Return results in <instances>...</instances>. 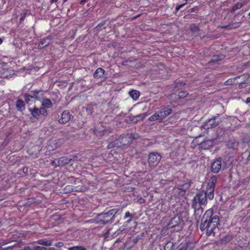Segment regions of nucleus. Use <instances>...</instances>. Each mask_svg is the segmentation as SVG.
Instances as JSON below:
<instances>
[{
	"label": "nucleus",
	"mask_w": 250,
	"mask_h": 250,
	"mask_svg": "<svg viewBox=\"0 0 250 250\" xmlns=\"http://www.w3.org/2000/svg\"><path fill=\"white\" fill-rule=\"evenodd\" d=\"M219 218L218 215H214L212 208L208 209L204 213L200 225V229L208 236H214L215 230L218 229Z\"/></svg>",
	"instance_id": "1"
},
{
	"label": "nucleus",
	"mask_w": 250,
	"mask_h": 250,
	"mask_svg": "<svg viewBox=\"0 0 250 250\" xmlns=\"http://www.w3.org/2000/svg\"><path fill=\"white\" fill-rule=\"evenodd\" d=\"M118 212V209L113 208L107 212L99 214L96 216V221L97 223L102 225L111 224L113 222L115 216Z\"/></svg>",
	"instance_id": "2"
},
{
	"label": "nucleus",
	"mask_w": 250,
	"mask_h": 250,
	"mask_svg": "<svg viewBox=\"0 0 250 250\" xmlns=\"http://www.w3.org/2000/svg\"><path fill=\"white\" fill-rule=\"evenodd\" d=\"M207 203V198L206 197L204 191L197 193L192 200V207L194 210H199L202 205H205Z\"/></svg>",
	"instance_id": "3"
},
{
	"label": "nucleus",
	"mask_w": 250,
	"mask_h": 250,
	"mask_svg": "<svg viewBox=\"0 0 250 250\" xmlns=\"http://www.w3.org/2000/svg\"><path fill=\"white\" fill-rule=\"evenodd\" d=\"M172 113V109L166 106L161 108L160 110L155 112L148 118V121L152 122L159 120H163Z\"/></svg>",
	"instance_id": "4"
},
{
	"label": "nucleus",
	"mask_w": 250,
	"mask_h": 250,
	"mask_svg": "<svg viewBox=\"0 0 250 250\" xmlns=\"http://www.w3.org/2000/svg\"><path fill=\"white\" fill-rule=\"evenodd\" d=\"M199 137L195 138L191 144L192 147H195L197 145L200 149L207 150L210 149L214 145V141L212 140H205L203 141H199Z\"/></svg>",
	"instance_id": "5"
},
{
	"label": "nucleus",
	"mask_w": 250,
	"mask_h": 250,
	"mask_svg": "<svg viewBox=\"0 0 250 250\" xmlns=\"http://www.w3.org/2000/svg\"><path fill=\"white\" fill-rule=\"evenodd\" d=\"M183 220L179 215L173 217L167 224L168 229H173V230L179 231L181 229V225L183 223Z\"/></svg>",
	"instance_id": "6"
},
{
	"label": "nucleus",
	"mask_w": 250,
	"mask_h": 250,
	"mask_svg": "<svg viewBox=\"0 0 250 250\" xmlns=\"http://www.w3.org/2000/svg\"><path fill=\"white\" fill-rule=\"evenodd\" d=\"M162 158L161 155L158 152H151L148 155V163L151 167L157 166Z\"/></svg>",
	"instance_id": "7"
},
{
	"label": "nucleus",
	"mask_w": 250,
	"mask_h": 250,
	"mask_svg": "<svg viewBox=\"0 0 250 250\" xmlns=\"http://www.w3.org/2000/svg\"><path fill=\"white\" fill-rule=\"evenodd\" d=\"M78 157L76 155H69L62 157L57 160L59 166H62L70 164L72 161H76Z\"/></svg>",
	"instance_id": "8"
},
{
	"label": "nucleus",
	"mask_w": 250,
	"mask_h": 250,
	"mask_svg": "<svg viewBox=\"0 0 250 250\" xmlns=\"http://www.w3.org/2000/svg\"><path fill=\"white\" fill-rule=\"evenodd\" d=\"M221 162L222 158L219 157L212 163L210 167V170L212 172L217 173L219 172L222 167Z\"/></svg>",
	"instance_id": "9"
},
{
	"label": "nucleus",
	"mask_w": 250,
	"mask_h": 250,
	"mask_svg": "<svg viewBox=\"0 0 250 250\" xmlns=\"http://www.w3.org/2000/svg\"><path fill=\"white\" fill-rule=\"evenodd\" d=\"M53 103L49 99L44 98L42 99L41 108L42 109V112L43 114L48 115L47 110L46 109L51 108L52 107Z\"/></svg>",
	"instance_id": "10"
},
{
	"label": "nucleus",
	"mask_w": 250,
	"mask_h": 250,
	"mask_svg": "<svg viewBox=\"0 0 250 250\" xmlns=\"http://www.w3.org/2000/svg\"><path fill=\"white\" fill-rule=\"evenodd\" d=\"M29 111H30L31 115L36 119H39L41 115L44 117L47 116V115L46 114H43L42 113V109L41 108L39 109L37 107L34 106L32 108H29Z\"/></svg>",
	"instance_id": "11"
},
{
	"label": "nucleus",
	"mask_w": 250,
	"mask_h": 250,
	"mask_svg": "<svg viewBox=\"0 0 250 250\" xmlns=\"http://www.w3.org/2000/svg\"><path fill=\"white\" fill-rule=\"evenodd\" d=\"M72 115L69 110H64L61 114V117L59 120V123L61 124H65L68 123L71 119Z\"/></svg>",
	"instance_id": "12"
},
{
	"label": "nucleus",
	"mask_w": 250,
	"mask_h": 250,
	"mask_svg": "<svg viewBox=\"0 0 250 250\" xmlns=\"http://www.w3.org/2000/svg\"><path fill=\"white\" fill-rule=\"evenodd\" d=\"M216 117H213L211 119H208L205 124L203 125V127L205 129L213 128L217 126L219 124V121H216Z\"/></svg>",
	"instance_id": "13"
},
{
	"label": "nucleus",
	"mask_w": 250,
	"mask_h": 250,
	"mask_svg": "<svg viewBox=\"0 0 250 250\" xmlns=\"http://www.w3.org/2000/svg\"><path fill=\"white\" fill-rule=\"evenodd\" d=\"M195 248V243L188 241L186 243H182L178 248L177 250H194Z\"/></svg>",
	"instance_id": "14"
},
{
	"label": "nucleus",
	"mask_w": 250,
	"mask_h": 250,
	"mask_svg": "<svg viewBox=\"0 0 250 250\" xmlns=\"http://www.w3.org/2000/svg\"><path fill=\"white\" fill-rule=\"evenodd\" d=\"M134 139L132 135L126 134L124 135L123 137L119 138V140H122L121 142L123 145H126L128 143H131Z\"/></svg>",
	"instance_id": "15"
},
{
	"label": "nucleus",
	"mask_w": 250,
	"mask_h": 250,
	"mask_svg": "<svg viewBox=\"0 0 250 250\" xmlns=\"http://www.w3.org/2000/svg\"><path fill=\"white\" fill-rule=\"evenodd\" d=\"M243 77H244V76H239L234 78H230L225 82V84L226 85H232L236 83H242L243 82L241 81H238V80Z\"/></svg>",
	"instance_id": "16"
},
{
	"label": "nucleus",
	"mask_w": 250,
	"mask_h": 250,
	"mask_svg": "<svg viewBox=\"0 0 250 250\" xmlns=\"http://www.w3.org/2000/svg\"><path fill=\"white\" fill-rule=\"evenodd\" d=\"M15 107L18 111L22 112L25 108L24 102L21 99H18L15 103Z\"/></svg>",
	"instance_id": "17"
},
{
	"label": "nucleus",
	"mask_w": 250,
	"mask_h": 250,
	"mask_svg": "<svg viewBox=\"0 0 250 250\" xmlns=\"http://www.w3.org/2000/svg\"><path fill=\"white\" fill-rule=\"evenodd\" d=\"M214 188H215L207 186L206 190L204 191L207 198H208L209 200H212L213 199Z\"/></svg>",
	"instance_id": "18"
},
{
	"label": "nucleus",
	"mask_w": 250,
	"mask_h": 250,
	"mask_svg": "<svg viewBox=\"0 0 250 250\" xmlns=\"http://www.w3.org/2000/svg\"><path fill=\"white\" fill-rule=\"evenodd\" d=\"M238 143L236 141L234 138H230L227 142L226 146L229 148H233L237 149Z\"/></svg>",
	"instance_id": "19"
},
{
	"label": "nucleus",
	"mask_w": 250,
	"mask_h": 250,
	"mask_svg": "<svg viewBox=\"0 0 250 250\" xmlns=\"http://www.w3.org/2000/svg\"><path fill=\"white\" fill-rule=\"evenodd\" d=\"M241 25L240 22H237L229 24L227 25H222L220 26L219 27L222 29H236L239 27H240Z\"/></svg>",
	"instance_id": "20"
},
{
	"label": "nucleus",
	"mask_w": 250,
	"mask_h": 250,
	"mask_svg": "<svg viewBox=\"0 0 250 250\" xmlns=\"http://www.w3.org/2000/svg\"><path fill=\"white\" fill-rule=\"evenodd\" d=\"M51 39V38L49 37H46L45 38L41 39L38 45V48L42 49L47 46L50 43Z\"/></svg>",
	"instance_id": "21"
},
{
	"label": "nucleus",
	"mask_w": 250,
	"mask_h": 250,
	"mask_svg": "<svg viewBox=\"0 0 250 250\" xmlns=\"http://www.w3.org/2000/svg\"><path fill=\"white\" fill-rule=\"evenodd\" d=\"M188 95V93L187 91L183 90L178 92V94H173L171 96H174L176 99H181L186 97Z\"/></svg>",
	"instance_id": "22"
},
{
	"label": "nucleus",
	"mask_w": 250,
	"mask_h": 250,
	"mask_svg": "<svg viewBox=\"0 0 250 250\" xmlns=\"http://www.w3.org/2000/svg\"><path fill=\"white\" fill-rule=\"evenodd\" d=\"M129 95L134 100H137L138 99L140 93L138 90L132 89L129 92Z\"/></svg>",
	"instance_id": "23"
},
{
	"label": "nucleus",
	"mask_w": 250,
	"mask_h": 250,
	"mask_svg": "<svg viewBox=\"0 0 250 250\" xmlns=\"http://www.w3.org/2000/svg\"><path fill=\"white\" fill-rule=\"evenodd\" d=\"M104 70L102 68H97L94 73L93 77L95 79L101 78L104 73Z\"/></svg>",
	"instance_id": "24"
},
{
	"label": "nucleus",
	"mask_w": 250,
	"mask_h": 250,
	"mask_svg": "<svg viewBox=\"0 0 250 250\" xmlns=\"http://www.w3.org/2000/svg\"><path fill=\"white\" fill-rule=\"evenodd\" d=\"M217 178L215 175L212 176L210 177L209 182L208 183L207 186L215 188V185L217 183Z\"/></svg>",
	"instance_id": "25"
},
{
	"label": "nucleus",
	"mask_w": 250,
	"mask_h": 250,
	"mask_svg": "<svg viewBox=\"0 0 250 250\" xmlns=\"http://www.w3.org/2000/svg\"><path fill=\"white\" fill-rule=\"evenodd\" d=\"M224 58H225L224 55H223L222 54H219V55H215V56H214L212 57V58L211 60L210 61V62L213 63H216L218 62H219V61H220L221 60H223Z\"/></svg>",
	"instance_id": "26"
},
{
	"label": "nucleus",
	"mask_w": 250,
	"mask_h": 250,
	"mask_svg": "<svg viewBox=\"0 0 250 250\" xmlns=\"http://www.w3.org/2000/svg\"><path fill=\"white\" fill-rule=\"evenodd\" d=\"M244 3L242 2H238L235 4H234L231 8L230 12L231 13L234 12L236 10L238 9H240L241 8L243 7Z\"/></svg>",
	"instance_id": "27"
},
{
	"label": "nucleus",
	"mask_w": 250,
	"mask_h": 250,
	"mask_svg": "<svg viewBox=\"0 0 250 250\" xmlns=\"http://www.w3.org/2000/svg\"><path fill=\"white\" fill-rule=\"evenodd\" d=\"M38 243L41 245L50 246L52 245L51 240H47L46 239H40L38 241Z\"/></svg>",
	"instance_id": "28"
},
{
	"label": "nucleus",
	"mask_w": 250,
	"mask_h": 250,
	"mask_svg": "<svg viewBox=\"0 0 250 250\" xmlns=\"http://www.w3.org/2000/svg\"><path fill=\"white\" fill-rule=\"evenodd\" d=\"M190 30L193 33H198L199 31V28L198 25L193 23L190 25Z\"/></svg>",
	"instance_id": "29"
},
{
	"label": "nucleus",
	"mask_w": 250,
	"mask_h": 250,
	"mask_svg": "<svg viewBox=\"0 0 250 250\" xmlns=\"http://www.w3.org/2000/svg\"><path fill=\"white\" fill-rule=\"evenodd\" d=\"M27 10H24L21 13V17L19 20V23L21 24L25 20L26 16L27 14Z\"/></svg>",
	"instance_id": "30"
},
{
	"label": "nucleus",
	"mask_w": 250,
	"mask_h": 250,
	"mask_svg": "<svg viewBox=\"0 0 250 250\" xmlns=\"http://www.w3.org/2000/svg\"><path fill=\"white\" fill-rule=\"evenodd\" d=\"M25 250H47L48 249L42 247V246H35L33 248H30L28 247H25Z\"/></svg>",
	"instance_id": "31"
},
{
	"label": "nucleus",
	"mask_w": 250,
	"mask_h": 250,
	"mask_svg": "<svg viewBox=\"0 0 250 250\" xmlns=\"http://www.w3.org/2000/svg\"><path fill=\"white\" fill-rule=\"evenodd\" d=\"M144 236V233H141L139 235H138L136 236V237L134 238L132 240V242L134 245L137 244L139 240H141Z\"/></svg>",
	"instance_id": "32"
},
{
	"label": "nucleus",
	"mask_w": 250,
	"mask_h": 250,
	"mask_svg": "<svg viewBox=\"0 0 250 250\" xmlns=\"http://www.w3.org/2000/svg\"><path fill=\"white\" fill-rule=\"evenodd\" d=\"M68 250H86V249L82 246H77L69 247Z\"/></svg>",
	"instance_id": "33"
},
{
	"label": "nucleus",
	"mask_w": 250,
	"mask_h": 250,
	"mask_svg": "<svg viewBox=\"0 0 250 250\" xmlns=\"http://www.w3.org/2000/svg\"><path fill=\"white\" fill-rule=\"evenodd\" d=\"M174 245L173 243L171 242H167L164 246V249L165 250H171L173 248Z\"/></svg>",
	"instance_id": "34"
},
{
	"label": "nucleus",
	"mask_w": 250,
	"mask_h": 250,
	"mask_svg": "<svg viewBox=\"0 0 250 250\" xmlns=\"http://www.w3.org/2000/svg\"><path fill=\"white\" fill-rule=\"evenodd\" d=\"M128 217H129L130 218L127 221V222L128 223H129V222H130L132 221V219L133 218V216L128 211L125 212V216H124V219H126Z\"/></svg>",
	"instance_id": "35"
},
{
	"label": "nucleus",
	"mask_w": 250,
	"mask_h": 250,
	"mask_svg": "<svg viewBox=\"0 0 250 250\" xmlns=\"http://www.w3.org/2000/svg\"><path fill=\"white\" fill-rule=\"evenodd\" d=\"M93 112V105L91 104H89L87 105V107L86 108V112L87 115H92Z\"/></svg>",
	"instance_id": "36"
},
{
	"label": "nucleus",
	"mask_w": 250,
	"mask_h": 250,
	"mask_svg": "<svg viewBox=\"0 0 250 250\" xmlns=\"http://www.w3.org/2000/svg\"><path fill=\"white\" fill-rule=\"evenodd\" d=\"M92 132L97 136H103L104 135V132L103 130L99 131L97 128L93 129Z\"/></svg>",
	"instance_id": "37"
},
{
	"label": "nucleus",
	"mask_w": 250,
	"mask_h": 250,
	"mask_svg": "<svg viewBox=\"0 0 250 250\" xmlns=\"http://www.w3.org/2000/svg\"><path fill=\"white\" fill-rule=\"evenodd\" d=\"M25 101L26 103H29V102L30 101L31 99L34 98V97L29 95V94H25L24 96Z\"/></svg>",
	"instance_id": "38"
},
{
	"label": "nucleus",
	"mask_w": 250,
	"mask_h": 250,
	"mask_svg": "<svg viewBox=\"0 0 250 250\" xmlns=\"http://www.w3.org/2000/svg\"><path fill=\"white\" fill-rule=\"evenodd\" d=\"M105 23V21L100 23L96 26L95 29L97 30H100L102 29V28H105V27H103V26L104 25Z\"/></svg>",
	"instance_id": "39"
},
{
	"label": "nucleus",
	"mask_w": 250,
	"mask_h": 250,
	"mask_svg": "<svg viewBox=\"0 0 250 250\" xmlns=\"http://www.w3.org/2000/svg\"><path fill=\"white\" fill-rule=\"evenodd\" d=\"M64 189L65 192H70L73 190V186L71 185L66 186Z\"/></svg>",
	"instance_id": "40"
},
{
	"label": "nucleus",
	"mask_w": 250,
	"mask_h": 250,
	"mask_svg": "<svg viewBox=\"0 0 250 250\" xmlns=\"http://www.w3.org/2000/svg\"><path fill=\"white\" fill-rule=\"evenodd\" d=\"M184 187V185L179 186V188H178L179 189L181 190L180 193L182 195H184L185 193V191H186V190L184 189V188H183Z\"/></svg>",
	"instance_id": "41"
},
{
	"label": "nucleus",
	"mask_w": 250,
	"mask_h": 250,
	"mask_svg": "<svg viewBox=\"0 0 250 250\" xmlns=\"http://www.w3.org/2000/svg\"><path fill=\"white\" fill-rule=\"evenodd\" d=\"M186 4V2L177 5L175 7V10L176 12H178L181 8L184 7Z\"/></svg>",
	"instance_id": "42"
},
{
	"label": "nucleus",
	"mask_w": 250,
	"mask_h": 250,
	"mask_svg": "<svg viewBox=\"0 0 250 250\" xmlns=\"http://www.w3.org/2000/svg\"><path fill=\"white\" fill-rule=\"evenodd\" d=\"M59 0H50V3L51 4H52V3H56V5L57 6H58V5L57 4V3L58 2ZM68 0H62V3H65Z\"/></svg>",
	"instance_id": "43"
},
{
	"label": "nucleus",
	"mask_w": 250,
	"mask_h": 250,
	"mask_svg": "<svg viewBox=\"0 0 250 250\" xmlns=\"http://www.w3.org/2000/svg\"><path fill=\"white\" fill-rule=\"evenodd\" d=\"M55 245L57 248H61L63 246V243L62 242H59L56 243Z\"/></svg>",
	"instance_id": "44"
},
{
	"label": "nucleus",
	"mask_w": 250,
	"mask_h": 250,
	"mask_svg": "<svg viewBox=\"0 0 250 250\" xmlns=\"http://www.w3.org/2000/svg\"><path fill=\"white\" fill-rule=\"evenodd\" d=\"M132 62V61L129 60H125V61H123L122 62V64L123 65H125V66L128 65V63L130 62Z\"/></svg>",
	"instance_id": "45"
},
{
	"label": "nucleus",
	"mask_w": 250,
	"mask_h": 250,
	"mask_svg": "<svg viewBox=\"0 0 250 250\" xmlns=\"http://www.w3.org/2000/svg\"><path fill=\"white\" fill-rule=\"evenodd\" d=\"M185 85H186V83H183V82H179L177 84V86H184Z\"/></svg>",
	"instance_id": "46"
},
{
	"label": "nucleus",
	"mask_w": 250,
	"mask_h": 250,
	"mask_svg": "<svg viewBox=\"0 0 250 250\" xmlns=\"http://www.w3.org/2000/svg\"><path fill=\"white\" fill-rule=\"evenodd\" d=\"M52 165L55 166H58V163H57V164H56L55 160H54L52 161Z\"/></svg>",
	"instance_id": "47"
},
{
	"label": "nucleus",
	"mask_w": 250,
	"mask_h": 250,
	"mask_svg": "<svg viewBox=\"0 0 250 250\" xmlns=\"http://www.w3.org/2000/svg\"><path fill=\"white\" fill-rule=\"evenodd\" d=\"M112 147H114L113 145L112 144H109L107 146V148H111Z\"/></svg>",
	"instance_id": "48"
},
{
	"label": "nucleus",
	"mask_w": 250,
	"mask_h": 250,
	"mask_svg": "<svg viewBox=\"0 0 250 250\" xmlns=\"http://www.w3.org/2000/svg\"><path fill=\"white\" fill-rule=\"evenodd\" d=\"M246 103L247 104L250 103V97H248L246 99Z\"/></svg>",
	"instance_id": "49"
},
{
	"label": "nucleus",
	"mask_w": 250,
	"mask_h": 250,
	"mask_svg": "<svg viewBox=\"0 0 250 250\" xmlns=\"http://www.w3.org/2000/svg\"><path fill=\"white\" fill-rule=\"evenodd\" d=\"M115 152H116L114 150H111L109 155H111L112 156H113L114 153Z\"/></svg>",
	"instance_id": "50"
},
{
	"label": "nucleus",
	"mask_w": 250,
	"mask_h": 250,
	"mask_svg": "<svg viewBox=\"0 0 250 250\" xmlns=\"http://www.w3.org/2000/svg\"><path fill=\"white\" fill-rule=\"evenodd\" d=\"M86 1L85 0H81V1H80V3H81V4H83L85 3L86 2Z\"/></svg>",
	"instance_id": "51"
},
{
	"label": "nucleus",
	"mask_w": 250,
	"mask_h": 250,
	"mask_svg": "<svg viewBox=\"0 0 250 250\" xmlns=\"http://www.w3.org/2000/svg\"><path fill=\"white\" fill-rule=\"evenodd\" d=\"M47 250H55V249L54 248H50Z\"/></svg>",
	"instance_id": "52"
},
{
	"label": "nucleus",
	"mask_w": 250,
	"mask_h": 250,
	"mask_svg": "<svg viewBox=\"0 0 250 250\" xmlns=\"http://www.w3.org/2000/svg\"><path fill=\"white\" fill-rule=\"evenodd\" d=\"M3 40L1 38H0V45L2 43Z\"/></svg>",
	"instance_id": "53"
},
{
	"label": "nucleus",
	"mask_w": 250,
	"mask_h": 250,
	"mask_svg": "<svg viewBox=\"0 0 250 250\" xmlns=\"http://www.w3.org/2000/svg\"><path fill=\"white\" fill-rule=\"evenodd\" d=\"M248 160H250V152L249 155V156L248 157Z\"/></svg>",
	"instance_id": "54"
},
{
	"label": "nucleus",
	"mask_w": 250,
	"mask_h": 250,
	"mask_svg": "<svg viewBox=\"0 0 250 250\" xmlns=\"http://www.w3.org/2000/svg\"><path fill=\"white\" fill-rule=\"evenodd\" d=\"M1 226H2V223H1V222H0V227H1Z\"/></svg>",
	"instance_id": "55"
},
{
	"label": "nucleus",
	"mask_w": 250,
	"mask_h": 250,
	"mask_svg": "<svg viewBox=\"0 0 250 250\" xmlns=\"http://www.w3.org/2000/svg\"><path fill=\"white\" fill-rule=\"evenodd\" d=\"M132 246H130L129 248L127 249V250H130L131 248H132Z\"/></svg>",
	"instance_id": "56"
},
{
	"label": "nucleus",
	"mask_w": 250,
	"mask_h": 250,
	"mask_svg": "<svg viewBox=\"0 0 250 250\" xmlns=\"http://www.w3.org/2000/svg\"><path fill=\"white\" fill-rule=\"evenodd\" d=\"M49 147H50V146H48V149H49V151H51V149H50V148H49Z\"/></svg>",
	"instance_id": "57"
},
{
	"label": "nucleus",
	"mask_w": 250,
	"mask_h": 250,
	"mask_svg": "<svg viewBox=\"0 0 250 250\" xmlns=\"http://www.w3.org/2000/svg\"><path fill=\"white\" fill-rule=\"evenodd\" d=\"M52 143L53 144H56L55 143H54V142H52Z\"/></svg>",
	"instance_id": "58"
},
{
	"label": "nucleus",
	"mask_w": 250,
	"mask_h": 250,
	"mask_svg": "<svg viewBox=\"0 0 250 250\" xmlns=\"http://www.w3.org/2000/svg\"><path fill=\"white\" fill-rule=\"evenodd\" d=\"M249 17H250V13H249Z\"/></svg>",
	"instance_id": "59"
},
{
	"label": "nucleus",
	"mask_w": 250,
	"mask_h": 250,
	"mask_svg": "<svg viewBox=\"0 0 250 250\" xmlns=\"http://www.w3.org/2000/svg\"><path fill=\"white\" fill-rule=\"evenodd\" d=\"M3 77H7V76H3Z\"/></svg>",
	"instance_id": "60"
},
{
	"label": "nucleus",
	"mask_w": 250,
	"mask_h": 250,
	"mask_svg": "<svg viewBox=\"0 0 250 250\" xmlns=\"http://www.w3.org/2000/svg\"><path fill=\"white\" fill-rule=\"evenodd\" d=\"M25 168H23V171H25V169H24Z\"/></svg>",
	"instance_id": "61"
},
{
	"label": "nucleus",
	"mask_w": 250,
	"mask_h": 250,
	"mask_svg": "<svg viewBox=\"0 0 250 250\" xmlns=\"http://www.w3.org/2000/svg\"><path fill=\"white\" fill-rule=\"evenodd\" d=\"M25 168H23V171H25V169H24Z\"/></svg>",
	"instance_id": "62"
}]
</instances>
